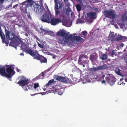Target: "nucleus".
Returning <instances> with one entry per match:
<instances>
[{
	"instance_id": "obj_23",
	"label": "nucleus",
	"mask_w": 127,
	"mask_h": 127,
	"mask_svg": "<svg viewBox=\"0 0 127 127\" xmlns=\"http://www.w3.org/2000/svg\"><path fill=\"white\" fill-rule=\"evenodd\" d=\"M98 66L99 70H100L106 69L107 68V65L105 64L102 66Z\"/></svg>"
},
{
	"instance_id": "obj_32",
	"label": "nucleus",
	"mask_w": 127,
	"mask_h": 127,
	"mask_svg": "<svg viewBox=\"0 0 127 127\" xmlns=\"http://www.w3.org/2000/svg\"><path fill=\"white\" fill-rule=\"evenodd\" d=\"M39 86V85L38 83H37L34 84V89H36Z\"/></svg>"
},
{
	"instance_id": "obj_1",
	"label": "nucleus",
	"mask_w": 127,
	"mask_h": 127,
	"mask_svg": "<svg viewBox=\"0 0 127 127\" xmlns=\"http://www.w3.org/2000/svg\"><path fill=\"white\" fill-rule=\"evenodd\" d=\"M58 34L60 36L57 37L56 39L58 40V42L59 44L65 45L66 44L69 46L72 45L73 42L72 40L73 39L76 41L80 42H83L84 39L79 36H75L73 38V35L70 34L67 36L68 34L66 33L65 32L63 31H60L58 32Z\"/></svg>"
},
{
	"instance_id": "obj_5",
	"label": "nucleus",
	"mask_w": 127,
	"mask_h": 127,
	"mask_svg": "<svg viewBox=\"0 0 127 127\" xmlns=\"http://www.w3.org/2000/svg\"><path fill=\"white\" fill-rule=\"evenodd\" d=\"M54 77L55 79L61 82L64 83H71V82L68 81H69V80H71L70 79H68L67 78H66L64 77H62L58 75H55L54 76Z\"/></svg>"
},
{
	"instance_id": "obj_61",
	"label": "nucleus",
	"mask_w": 127,
	"mask_h": 127,
	"mask_svg": "<svg viewBox=\"0 0 127 127\" xmlns=\"http://www.w3.org/2000/svg\"><path fill=\"white\" fill-rule=\"evenodd\" d=\"M85 64H82V65H83V67H85Z\"/></svg>"
},
{
	"instance_id": "obj_54",
	"label": "nucleus",
	"mask_w": 127,
	"mask_h": 127,
	"mask_svg": "<svg viewBox=\"0 0 127 127\" xmlns=\"http://www.w3.org/2000/svg\"><path fill=\"white\" fill-rule=\"evenodd\" d=\"M17 6V4H16L15 5L13 6V8H14L15 7H16Z\"/></svg>"
},
{
	"instance_id": "obj_25",
	"label": "nucleus",
	"mask_w": 127,
	"mask_h": 127,
	"mask_svg": "<svg viewBox=\"0 0 127 127\" xmlns=\"http://www.w3.org/2000/svg\"><path fill=\"white\" fill-rule=\"evenodd\" d=\"M120 71L121 70L119 69V68H116L115 70V72L117 74L123 76Z\"/></svg>"
},
{
	"instance_id": "obj_6",
	"label": "nucleus",
	"mask_w": 127,
	"mask_h": 127,
	"mask_svg": "<svg viewBox=\"0 0 127 127\" xmlns=\"http://www.w3.org/2000/svg\"><path fill=\"white\" fill-rule=\"evenodd\" d=\"M104 14L106 17L112 19L115 18V14L113 10L108 11L106 10L104 12Z\"/></svg>"
},
{
	"instance_id": "obj_50",
	"label": "nucleus",
	"mask_w": 127,
	"mask_h": 127,
	"mask_svg": "<svg viewBox=\"0 0 127 127\" xmlns=\"http://www.w3.org/2000/svg\"><path fill=\"white\" fill-rule=\"evenodd\" d=\"M40 30L42 32H43L44 31V30L42 28H41Z\"/></svg>"
},
{
	"instance_id": "obj_10",
	"label": "nucleus",
	"mask_w": 127,
	"mask_h": 127,
	"mask_svg": "<svg viewBox=\"0 0 127 127\" xmlns=\"http://www.w3.org/2000/svg\"><path fill=\"white\" fill-rule=\"evenodd\" d=\"M51 17H49V15L45 13L40 17V19L42 21L48 23L51 19Z\"/></svg>"
},
{
	"instance_id": "obj_19",
	"label": "nucleus",
	"mask_w": 127,
	"mask_h": 127,
	"mask_svg": "<svg viewBox=\"0 0 127 127\" xmlns=\"http://www.w3.org/2000/svg\"><path fill=\"white\" fill-rule=\"evenodd\" d=\"M28 6V5L27 4V5H22V6L21 7V10L23 12H26L27 8V7H29Z\"/></svg>"
},
{
	"instance_id": "obj_52",
	"label": "nucleus",
	"mask_w": 127,
	"mask_h": 127,
	"mask_svg": "<svg viewBox=\"0 0 127 127\" xmlns=\"http://www.w3.org/2000/svg\"><path fill=\"white\" fill-rule=\"evenodd\" d=\"M20 55L22 56H24V53H21L20 54Z\"/></svg>"
},
{
	"instance_id": "obj_7",
	"label": "nucleus",
	"mask_w": 127,
	"mask_h": 127,
	"mask_svg": "<svg viewBox=\"0 0 127 127\" xmlns=\"http://www.w3.org/2000/svg\"><path fill=\"white\" fill-rule=\"evenodd\" d=\"M17 83L20 86L22 87L27 86L29 84L28 80L24 76L22 77L20 80Z\"/></svg>"
},
{
	"instance_id": "obj_22",
	"label": "nucleus",
	"mask_w": 127,
	"mask_h": 127,
	"mask_svg": "<svg viewBox=\"0 0 127 127\" xmlns=\"http://www.w3.org/2000/svg\"><path fill=\"white\" fill-rule=\"evenodd\" d=\"M54 83V81L53 79H51L49 80L47 83L46 85V87L49 86L50 85H52Z\"/></svg>"
},
{
	"instance_id": "obj_35",
	"label": "nucleus",
	"mask_w": 127,
	"mask_h": 127,
	"mask_svg": "<svg viewBox=\"0 0 127 127\" xmlns=\"http://www.w3.org/2000/svg\"><path fill=\"white\" fill-rule=\"evenodd\" d=\"M95 72L99 70V66L93 68Z\"/></svg>"
},
{
	"instance_id": "obj_47",
	"label": "nucleus",
	"mask_w": 127,
	"mask_h": 127,
	"mask_svg": "<svg viewBox=\"0 0 127 127\" xmlns=\"http://www.w3.org/2000/svg\"><path fill=\"white\" fill-rule=\"evenodd\" d=\"M42 95H44L46 94V93L45 92H42L40 93Z\"/></svg>"
},
{
	"instance_id": "obj_20",
	"label": "nucleus",
	"mask_w": 127,
	"mask_h": 127,
	"mask_svg": "<svg viewBox=\"0 0 127 127\" xmlns=\"http://www.w3.org/2000/svg\"><path fill=\"white\" fill-rule=\"evenodd\" d=\"M87 77L91 80L94 79L95 77V76H94V73H90L89 75H87Z\"/></svg>"
},
{
	"instance_id": "obj_21",
	"label": "nucleus",
	"mask_w": 127,
	"mask_h": 127,
	"mask_svg": "<svg viewBox=\"0 0 127 127\" xmlns=\"http://www.w3.org/2000/svg\"><path fill=\"white\" fill-rule=\"evenodd\" d=\"M15 39L16 40V41L15 43L16 44L15 46H17L20 44V42H21V40L18 38H16Z\"/></svg>"
},
{
	"instance_id": "obj_63",
	"label": "nucleus",
	"mask_w": 127,
	"mask_h": 127,
	"mask_svg": "<svg viewBox=\"0 0 127 127\" xmlns=\"http://www.w3.org/2000/svg\"><path fill=\"white\" fill-rule=\"evenodd\" d=\"M126 16V20H127V15Z\"/></svg>"
},
{
	"instance_id": "obj_53",
	"label": "nucleus",
	"mask_w": 127,
	"mask_h": 127,
	"mask_svg": "<svg viewBox=\"0 0 127 127\" xmlns=\"http://www.w3.org/2000/svg\"><path fill=\"white\" fill-rule=\"evenodd\" d=\"M56 56L55 55H54L53 56V59H55L56 58Z\"/></svg>"
},
{
	"instance_id": "obj_46",
	"label": "nucleus",
	"mask_w": 127,
	"mask_h": 127,
	"mask_svg": "<svg viewBox=\"0 0 127 127\" xmlns=\"http://www.w3.org/2000/svg\"><path fill=\"white\" fill-rule=\"evenodd\" d=\"M101 81V83L102 84L105 83H106V82L104 80H102Z\"/></svg>"
},
{
	"instance_id": "obj_13",
	"label": "nucleus",
	"mask_w": 127,
	"mask_h": 127,
	"mask_svg": "<svg viewBox=\"0 0 127 127\" xmlns=\"http://www.w3.org/2000/svg\"><path fill=\"white\" fill-rule=\"evenodd\" d=\"M101 74H98L97 76L95 77V79L98 81H101L104 79V78L105 77V75L102 72H101Z\"/></svg>"
},
{
	"instance_id": "obj_42",
	"label": "nucleus",
	"mask_w": 127,
	"mask_h": 127,
	"mask_svg": "<svg viewBox=\"0 0 127 127\" xmlns=\"http://www.w3.org/2000/svg\"><path fill=\"white\" fill-rule=\"evenodd\" d=\"M22 5H27V2L26 1H24L22 3Z\"/></svg>"
},
{
	"instance_id": "obj_37",
	"label": "nucleus",
	"mask_w": 127,
	"mask_h": 127,
	"mask_svg": "<svg viewBox=\"0 0 127 127\" xmlns=\"http://www.w3.org/2000/svg\"><path fill=\"white\" fill-rule=\"evenodd\" d=\"M37 44L39 47L40 48H43L44 47V46L43 45H41V44L39 43L38 42Z\"/></svg>"
},
{
	"instance_id": "obj_8",
	"label": "nucleus",
	"mask_w": 127,
	"mask_h": 127,
	"mask_svg": "<svg viewBox=\"0 0 127 127\" xmlns=\"http://www.w3.org/2000/svg\"><path fill=\"white\" fill-rule=\"evenodd\" d=\"M4 67L0 65V75L3 77H5L8 78H10L12 75L8 74L5 71Z\"/></svg>"
},
{
	"instance_id": "obj_33",
	"label": "nucleus",
	"mask_w": 127,
	"mask_h": 127,
	"mask_svg": "<svg viewBox=\"0 0 127 127\" xmlns=\"http://www.w3.org/2000/svg\"><path fill=\"white\" fill-rule=\"evenodd\" d=\"M48 34L51 35L52 36L54 35L53 32L51 31H49V32H48Z\"/></svg>"
},
{
	"instance_id": "obj_58",
	"label": "nucleus",
	"mask_w": 127,
	"mask_h": 127,
	"mask_svg": "<svg viewBox=\"0 0 127 127\" xmlns=\"http://www.w3.org/2000/svg\"><path fill=\"white\" fill-rule=\"evenodd\" d=\"M125 81L127 82V77L125 79Z\"/></svg>"
},
{
	"instance_id": "obj_15",
	"label": "nucleus",
	"mask_w": 127,
	"mask_h": 127,
	"mask_svg": "<svg viewBox=\"0 0 127 127\" xmlns=\"http://www.w3.org/2000/svg\"><path fill=\"white\" fill-rule=\"evenodd\" d=\"M96 12H90L87 14V16L92 19H95L96 17Z\"/></svg>"
},
{
	"instance_id": "obj_30",
	"label": "nucleus",
	"mask_w": 127,
	"mask_h": 127,
	"mask_svg": "<svg viewBox=\"0 0 127 127\" xmlns=\"http://www.w3.org/2000/svg\"><path fill=\"white\" fill-rule=\"evenodd\" d=\"M123 79V78L120 79V81L118 82V84H119L120 85H124L125 83H123L122 82V81Z\"/></svg>"
},
{
	"instance_id": "obj_43",
	"label": "nucleus",
	"mask_w": 127,
	"mask_h": 127,
	"mask_svg": "<svg viewBox=\"0 0 127 127\" xmlns=\"http://www.w3.org/2000/svg\"><path fill=\"white\" fill-rule=\"evenodd\" d=\"M110 23L111 24L113 25L114 24V21L113 20H112L111 21H110Z\"/></svg>"
},
{
	"instance_id": "obj_34",
	"label": "nucleus",
	"mask_w": 127,
	"mask_h": 127,
	"mask_svg": "<svg viewBox=\"0 0 127 127\" xmlns=\"http://www.w3.org/2000/svg\"><path fill=\"white\" fill-rule=\"evenodd\" d=\"M126 16H125V15H123L122 16V19L124 21H126Z\"/></svg>"
},
{
	"instance_id": "obj_48",
	"label": "nucleus",
	"mask_w": 127,
	"mask_h": 127,
	"mask_svg": "<svg viewBox=\"0 0 127 127\" xmlns=\"http://www.w3.org/2000/svg\"><path fill=\"white\" fill-rule=\"evenodd\" d=\"M12 6V4H10V5H9L7 7V8H9V7H11Z\"/></svg>"
},
{
	"instance_id": "obj_56",
	"label": "nucleus",
	"mask_w": 127,
	"mask_h": 127,
	"mask_svg": "<svg viewBox=\"0 0 127 127\" xmlns=\"http://www.w3.org/2000/svg\"><path fill=\"white\" fill-rule=\"evenodd\" d=\"M95 10L96 11H98V9L97 8H95Z\"/></svg>"
},
{
	"instance_id": "obj_59",
	"label": "nucleus",
	"mask_w": 127,
	"mask_h": 127,
	"mask_svg": "<svg viewBox=\"0 0 127 127\" xmlns=\"http://www.w3.org/2000/svg\"><path fill=\"white\" fill-rule=\"evenodd\" d=\"M93 22V21L92 20H90V21H89V22L90 23H92V22Z\"/></svg>"
},
{
	"instance_id": "obj_4",
	"label": "nucleus",
	"mask_w": 127,
	"mask_h": 127,
	"mask_svg": "<svg viewBox=\"0 0 127 127\" xmlns=\"http://www.w3.org/2000/svg\"><path fill=\"white\" fill-rule=\"evenodd\" d=\"M55 15H58L60 13V9L62 7V3L58 0H55Z\"/></svg>"
},
{
	"instance_id": "obj_16",
	"label": "nucleus",
	"mask_w": 127,
	"mask_h": 127,
	"mask_svg": "<svg viewBox=\"0 0 127 127\" xmlns=\"http://www.w3.org/2000/svg\"><path fill=\"white\" fill-rule=\"evenodd\" d=\"M33 6L34 7V10L36 12L39 11V9L40 10L41 9L40 5L38 3L37 4L35 3V4Z\"/></svg>"
},
{
	"instance_id": "obj_39",
	"label": "nucleus",
	"mask_w": 127,
	"mask_h": 127,
	"mask_svg": "<svg viewBox=\"0 0 127 127\" xmlns=\"http://www.w3.org/2000/svg\"><path fill=\"white\" fill-rule=\"evenodd\" d=\"M78 63L80 65H82V61L81 59H79L78 60Z\"/></svg>"
},
{
	"instance_id": "obj_57",
	"label": "nucleus",
	"mask_w": 127,
	"mask_h": 127,
	"mask_svg": "<svg viewBox=\"0 0 127 127\" xmlns=\"http://www.w3.org/2000/svg\"><path fill=\"white\" fill-rule=\"evenodd\" d=\"M123 46H124V44H123V43H122V44H121L120 45V46H122V47H123Z\"/></svg>"
},
{
	"instance_id": "obj_29",
	"label": "nucleus",
	"mask_w": 127,
	"mask_h": 127,
	"mask_svg": "<svg viewBox=\"0 0 127 127\" xmlns=\"http://www.w3.org/2000/svg\"><path fill=\"white\" fill-rule=\"evenodd\" d=\"M77 9L78 11H80L81 10V6L79 4H78L76 5V6Z\"/></svg>"
},
{
	"instance_id": "obj_55",
	"label": "nucleus",
	"mask_w": 127,
	"mask_h": 127,
	"mask_svg": "<svg viewBox=\"0 0 127 127\" xmlns=\"http://www.w3.org/2000/svg\"><path fill=\"white\" fill-rule=\"evenodd\" d=\"M36 94H31V96H33L35 95Z\"/></svg>"
},
{
	"instance_id": "obj_62",
	"label": "nucleus",
	"mask_w": 127,
	"mask_h": 127,
	"mask_svg": "<svg viewBox=\"0 0 127 127\" xmlns=\"http://www.w3.org/2000/svg\"><path fill=\"white\" fill-rule=\"evenodd\" d=\"M25 90L26 91H28V89L27 88H26L25 89Z\"/></svg>"
},
{
	"instance_id": "obj_36",
	"label": "nucleus",
	"mask_w": 127,
	"mask_h": 127,
	"mask_svg": "<svg viewBox=\"0 0 127 127\" xmlns=\"http://www.w3.org/2000/svg\"><path fill=\"white\" fill-rule=\"evenodd\" d=\"M89 71H90V73H93L95 72L93 68H90L89 69Z\"/></svg>"
},
{
	"instance_id": "obj_51",
	"label": "nucleus",
	"mask_w": 127,
	"mask_h": 127,
	"mask_svg": "<svg viewBox=\"0 0 127 127\" xmlns=\"http://www.w3.org/2000/svg\"><path fill=\"white\" fill-rule=\"evenodd\" d=\"M19 71H20V70L18 68H16V71L17 72H19Z\"/></svg>"
},
{
	"instance_id": "obj_11",
	"label": "nucleus",
	"mask_w": 127,
	"mask_h": 127,
	"mask_svg": "<svg viewBox=\"0 0 127 127\" xmlns=\"http://www.w3.org/2000/svg\"><path fill=\"white\" fill-rule=\"evenodd\" d=\"M49 22V24L50 23L51 25L55 26L61 22V21L59 19L51 17Z\"/></svg>"
},
{
	"instance_id": "obj_38",
	"label": "nucleus",
	"mask_w": 127,
	"mask_h": 127,
	"mask_svg": "<svg viewBox=\"0 0 127 127\" xmlns=\"http://www.w3.org/2000/svg\"><path fill=\"white\" fill-rule=\"evenodd\" d=\"M26 12L27 14L28 18H29L30 19H31L32 18L30 15V13H27V11H26Z\"/></svg>"
},
{
	"instance_id": "obj_26",
	"label": "nucleus",
	"mask_w": 127,
	"mask_h": 127,
	"mask_svg": "<svg viewBox=\"0 0 127 127\" xmlns=\"http://www.w3.org/2000/svg\"><path fill=\"white\" fill-rule=\"evenodd\" d=\"M27 4L28 5V6H31L33 4V1L32 0H27Z\"/></svg>"
},
{
	"instance_id": "obj_24",
	"label": "nucleus",
	"mask_w": 127,
	"mask_h": 127,
	"mask_svg": "<svg viewBox=\"0 0 127 127\" xmlns=\"http://www.w3.org/2000/svg\"><path fill=\"white\" fill-rule=\"evenodd\" d=\"M71 10L70 7H68L66 10V13L67 15L69 16L70 15V13H71Z\"/></svg>"
},
{
	"instance_id": "obj_3",
	"label": "nucleus",
	"mask_w": 127,
	"mask_h": 127,
	"mask_svg": "<svg viewBox=\"0 0 127 127\" xmlns=\"http://www.w3.org/2000/svg\"><path fill=\"white\" fill-rule=\"evenodd\" d=\"M5 36L3 32L0 34V36L2 40V43L5 44H8L9 40H12L14 39L15 37V34L12 31H9L6 27H5Z\"/></svg>"
},
{
	"instance_id": "obj_44",
	"label": "nucleus",
	"mask_w": 127,
	"mask_h": 127,
	"mask_svg": "<svg viewBox=\"0 0 127 127\" xmlns=\"http://www.w3.org/2000/svg\"><path fill=\"white\" fill-rule=\"evenodd\" d=\"M4 0H0V5L2 4L4 2Z\"/></svg>"
},
{
	"instance_id": "obj_12",
	"label": "nucleus",
	"mask_w": 127,
	"mask_h": 127,
	"mask_svg": "<svg viewBox=\"0 0 127 127\" xmlns=\"http://www.w3.org/2000/svg\"><path fill=\"white\" fill-rule=\"evenodd\" d=\"M6 71L8 74L12 75V76L15 73V72L14 71L13 69L12 68L11 65L9 66V67L6 69Z\"/></svg>"
},
{
	"instance_id": "obj_31",
	"label": "nucleus",
	"mask_w": 127,
	"mask_h": 127,
	"mask_svg": "<svg viewBox=\"0 0 127 127\" xmlns=\"http://www.w3.org/2000/svg\"><path fill=\"white\" fill-rule=\"evenodd\" d=\"M113 55H115V56H117V54L115 51L114 50H113L112 51V53L111 54V56L113 57Z\"/></svg>"
},
{
	"instance_id": "obj_28",
	"label": "nucleus",
	"mask_w": 127,
	"mask_h": 127,
	"mask_svg": "<svg viewBox=\"0 0 127 127\" xmlns=\"http://www.w3.org/2000/svg\"><path fill=\"white\" fill-rule=\"evenodd\" d=\"M87 32L86 31H83L82 32V34L83 36H81L83 38H85L86 36L87 35Z\"/></svg>"
},
{
	"instance_id": "obj_27",
	"label": "nucleus",
	"mask_w": 127,
	"mask_h": 127,
	"mask_svg": "<svg viewBox=\"0 0 127 127\" xmlns=\"http://www.w3.org/2000/svg\"><path fill=\"white\" fill-rule=\"evenodd\" d=\"M107 55L106 54H103L102 57L100 58V59L102 60H106L107 58Z\"/></svg>"
},
{
	"instance_id": "obj_9",
	"label": "nucleus",
	"mask_w": 127,
	"mask_h": 127,
	"mask_svg": "<svg viewBox=\"0 0 127 127\" xmlns=\"http://www.w3.org/2000/svg\"><path fill=\"white\" fill-rule=\"evenodd\" d=\"M105 79L107 82L111 85H113L116 80V78L113 76H110L109 77H106Z\"/></svg>"
},
{
	"instance_id": "obj_14",
	"label": "nucleus",
	"mask_w": 127,
	"mask_h": 127,
	"mask_svg": "<svg viewBox=\"0 0 127 127\" xmlns=\"http://www.w3.org/2000/svg\"><path fill=\"white\" fill-rule=\"evenodd\" d=\"M52 90L53 93L55 94H58L60 95H62L63 93V92L61 89H58L56 88L54 86L52 87Z\"/></svg>"
},
{
	"instance_id": "obj_17",
	"label": "nucleus",
	"mask_w": 127,
	"mask_h": 127,
	"mask_svg": "<svg viewBox=\"0 0 127 127\" xmlns=\"http://www.w3.org/2000/svg\"><path fill=\"white\" fill-rule=\"evenodd\" d=\"M126 38L123 36H122L121 35H118L115 38V40L119 41L122 40L124 39L126 40Z\"/></svg>"
},
{
	"instance_id": "obj_49",
	"label": "nucleus",
	"mask_w": 127,
	"mask_h": 127,
	"mask_svg": "<svg viewBox=\"0 0 127 127\" xmlns=\"http://www.w3.org/2000/svg\"><path fill=\"white\" fill-rule=\"evenodd\" d=\"M49 31L48 30H44V32L45 33H48V32H49Z\"/></svg>"
},
{
	"instance_id": "obj_2",
	"label": "nucleus",
	"mask_w": 127,
	"mask_h": 127,
	"mask_svg": "<svg viewBox=\"0 0 127 127\" xmlns=\"http://www.w3.org/2000/svg\"><path fill=\"white\" fill-rule=\"evenodd\" d=\"M21 47L22 50L26 52V53L32 56L34 59L39 60L41 63H47V59L43 56L39 54L37 51H33L27 46L22 44L21 45Z\"/></svg>"
},
{
	"instance_id": "obj_41",
	"label": "nucleus",
	"mask_w": 127,
	"mask_h": 127,
	"mask_svg": "<svg viewBox=\"0 0 127 127\" xmlns=\"http://www.w3.org/2000/svg\"><path fill=\"white\" fill-rule=\"evenodd\" d=\"M87 63V61L84 60L82 61V64H86Z\"/></svg>"
},
{
	"instance_id": "obj_18",
	"label": "nucleus",
	"mask_w": 127,
	"mask_h": 127,
	"mask_svg": "<svg viewBox=\"0 0 127 127\" xmlns=\"http://www.w3.org/2000/svg\"><path fill=\"white\" fill-rule=\"evenodd\" d=\"M44 75V73L43 72H42L39 75L36 77L35 79H43Z\"/></svg>"
},
{
	"instance_id": "obj_60",
	"label": "nucleus",
	"mask_w": 127,
	"mask_h": 127,
	"mask_svg": "<svg viewBox=\"0 0 127 127\" xmlns=\"http://www.w3.org/2000/svg\"><path fill=\"white\" fill-rule=\"evenodd\" d=\"M81 20H78V22L79 23H81Z\"/></svg>"
},
{
	"instance_id": "obj_45",
	"label": "nucleus",
	"mask_w": 127,
	"mask_h": 127,
	"mask_svg": "<svg viewBox=\"0 0 127 127\" xmlns=\"http://www.w3.org/2000/svg\"><path fill=\"white\" fill-rule=\"evenodd\" d=\"M84 56H85L84 55H81L80 56L79 59H80V58H82L83 57H84Z\"/></svg>"
},
{
	"instance_id": "obj_40",
	"label": "nucleus",
	"mask_w": 127,
	"mask_h": 127,
	"mask_svg": "<svg viewBox=\"0 0 127 127\" xmlns=\"http://www.w3.org/2000/svg\"><path fill=\"white\" fill-rule=\"evenodd\" d=\"M1 26H2V24H1V23L0 22V34L3 32H2L1 29Z\"/></svg>"
},
{
	"instance_id": "obj_64",
	"label": "nucleus",
	"mask_w": 127,
	"mask_h": 127,
	"mask_svg": "<svg viewBox=\"0 0 127 127\" xmlns=\"http://www.w3.org/2000/svg\"><path fill=\"white\" fill-rule=\"evenodd\" d=\"M43 90H44V91H45L46 90V88H44L43 89Z\"/></svg>"
}]
</instances>
